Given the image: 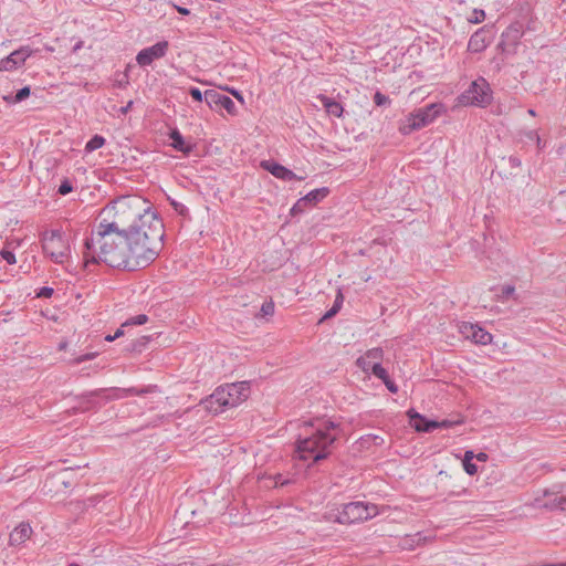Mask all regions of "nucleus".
Segmentation results:
<instances>
[{
	"mask_svg": "<svg viewBox=\"0 0 566 566\" xmlns=\"http://www.w3.org/2000/svg\"><path fill=\"white\" fill-rule=\"evenodd\" d=\"M128 232L109 230L97 226L84 243V262H104L112 268L130 271V255L128 248Z\"/></svg>",
	"mask_w": 566,
	"mask_h": 566,
	"instance_id": "nucleus-1",
	"label": "nucleus"
},
{
	"mask_svg": "<svg viewBox=\"0 0 566 566\" xmlns=\"http://www.w3.org/2000/svg\"><path fill=\"white\" fill-rule=\"evenodd\" d=\"M143 226L145 229L144 241L139 240L138 230L128 232V248L130 255V271H136L148 266L156 260L163 249V239L165 235L164 223L161 220H155L153 217H146Z\"/></svg>",
	"mask_w": 566,
	"mask_h": 566,
	"instance_id": "nucleus-2",
	"label": "nucleus"
},
{
	"mask_svg": "<svg viewBox=\"0 0 566 566\" xmlns=\"http://www.w3.org/2000/svg\"><path fill=\"white\" fill-rule=\"evenodd\" d=\"M338 436L339 423L335 421L323 420L317 426L312 424L311 433L300 437L295 443L296 458L312 463L326 459Z\"/></svg>",
	"mask_w": 566,
	"mask_h": 566,
	"instance_id": "nucleus-3",
	"label": "nucleus"
},
{
	"mask_svg": "<svg viewBox=\"0 0 566 566\" xmlns=\"http://www.w3.org/2000/svg\"><path fill=\"white\" fill-rule=\"evenodd\" d=\"M105 212L108 214L113 212L114 219L109 222L103 220L98 226L120 232H126V230L137 227L138 223H142V219L145 218L146 213H156L150 209L148 202L138 196L120 197L111 207H106L103 213Z\"/></svg>",
	"mask_w": 566,
	"mask_h": 566,
	"instance_id": "nucleus-4",
	"label": "nucleus"
},
{
	"mask_svg": "<svg viewBox=\"0 0 566 566\" xmlns=\"http://www.w3.org/2000/svg\"><path fill=\"white\" fill-rule=\"evenodd\" d=\"M250 382L239 381L219 386L208 398L202 400L205 408L214 415L241 405L250 396Z\"/></svg>",
	"mask_w": 566,
	"mask_h": 566,
	"instance_id": "nucleus-5",
	"label": "nucleus"
},
{
	"mask_svg": "<svg viewBox=\"0 0 566 566\" xmlns=\"http://www.w3.org/2000/svg\"><path fill=\"white\" fill-rule=\"evenodd\" d=\"M42 250L54 263L62 264L70 255V244L61 230H49L41 237Z\"/></svg>",
	"mask_w": 566,
	"mask_h": 566,
	"instance_id": "nucleus-6",
	"label": "nucleus"
},
{
	"mask_svg": "<svg viewBox=\"0 0 566 566\" xmlns=\"http://www.w3.org/2000/svg\"><path fill=\"white\" fill-rule=\"evenodd\" d=\"M377 505L365 502H349L342 506L336 515V522L339 524H354L370 520L378 515Z\"/></svg>",
	"mask_w": 566,
	"mask_h": 566,
	"instance_id": "nucleus-7",
	"label": "nucleus"
},
{
	"mask_svg": "<svg viewBox=\"0 0 566 566\" xmlns=\"http://www.w3.org/2000/svg\"><path fill=\"white\" fill-rule=\"evenodd\" d=\"M491 101L492 91L490 84L483 77L473 81L460 96V102L463 105L485 107Z\"/></svg>",
	"mask_w": 566,
	"mask_h": 566,
	"instance_id": "nucleus-8",
	"label": "nucleus"
},
{
	"mask_svg": "<svg viewBox=\"0 0 566 566\" xmlns=\"http://www.w3.org/2000/svg\"><path fill=\"white\" fill-rule=\"evenodd\" d=\"M439 108V105L430 104L415 111L407 117V124L401 127V132L403 134H410L413 130H418L429 125L437 118Z\"/></svg>",
	"mask_w": 566,
	"mask_h": 566,
	"instance_id": "nucleus-9",
	"label": "nucleus"
},
{
	"mask_svg": "<svg viewBox=\"0 0 566 566\" xmlns=\"http://www.w3.org/2000/svg\"><path fill=\"white\" fill-rule=\"evenodd\" d=\"M384 352L379 347L371 348L360 356L356 364L365 373H371L374 376L381 380H386L389 376L387 370L381 366Z\"/></svg>",
	"mask_w": 566,
	"mask_h": 566,
	"instance_id": "nucleus-10",
	"label": "nucleus"
},
{
	"mask_svg": "<svg viewBox=\"0 0 566 566\" xmlns=\"http://www.w3.org/2000/svg\"><path fill=\"white\" fill-rule=\"evenodd\" d=\"M155 388H156V386H148V387H145L142 389H137L135 387L125 388V389L103 388V389H97V390L91 391V392L86 394L85 396L86 397H104L107 400L108 399H122V398L135 396V395L136 396L145 395V394L151 392Z\"/></svg>",
	"mask_w": 566,
	"mask_h": 566,
	"instance_id": "nucleus-11",
	"label": "nucleus"
},
{
	"mask_svg": "<svg viewBox=\"0 0 566 566\" xmlns=\"http://www.w3.org/2000/svg\"><path fill=\"white\" fill-rule=\"evenodd\" d=\"M168 49V41H159L149 48L140 50L136 55V62L142 67L149 66L155 60L164 57Z\"/></svg>",
	"mask_w": 566,
	"mask_h": 566,
	"instance_id": "nucleus-12",
	"label": "nucleus"
},
{
	"mask_svg": "<svg viewBox=\"0 0 566 566\" xmlns=\"http://www.w3.org/2000/svg\"><path fill=\"white\" fill-rule=\"evenodd\" d=\"M33 54V50L25 45L13 51L8 56L0 60V71L10 72L21 67L28 57Z\"/></svg>",
	"mask_w": 566,
	"mask_h": 566,
	"instance_id": "nucleus-13",
	"label": "nucleus"
},
{
	"mask_svg": "<svg viewBox=\"0 0 566 566\" xmlns=\"http://www.w3.org/2000/svg\"><path fill=\"white\" fill-rule=\"evenodd\" d=\"M205 102L211 109L224 108L230 115L237 114L234 102L216 90L205 91Z\"/></svg>",
	"mask_w": 566,
	"mask_h": 566,
	"instance_id": "nucleus-14",
	"label": "nucleus"
},
{
	"mask_svg": "<svg viewBox=\"0 0 566 566\" xmlns=\"http://www.w3.org/2000/svg\"><path fill=\"white\" fill-rule=\"evenodd\" d=\"M460 333L475 344L488 345L492 342L493 336L484 328L472 323H462L459 327Z\"/></svg>",
	"mask_w": 566,
	"mask_h": 566,
	"instance_id": "nucleus-15",
	"label": "nucleus"
},
{
	"mask_svg": "<svg viewBox=\"0 0 566 566\" xmlns=\"http://www.w3.org/2000/svg\"><path fill=\"white\" fill-rule=\"evenodd\" d=\"M491 33V28L484 25L476 30L470 38L468 43V50L473 53H480L484 51L488 45L491 43L489 34Z\"/></svg>",
	"mask_w": 566,
	"mask_h": 566,
	"instance_id": "nucleus-16",
	"label": "nucleus"
},
{
	"mask_svg": "<svg viewBox=\"0 0 566 566\" xmlns=\"http://www.w3.org/2000/svg\"><path fill=\"white\" fill-rule=\"evenodd\" d=\"M538 505L548 510L566 511V488L558 492L546 491L543 500H537Z\"/></svg>",
	"mask_w": 566,
	"mask_h": 566,
	"instance_id": "nucleus-17",
	"label": "nucleus"
},
{
	"mask_svg": "<svg viewBox=\"0 0 566 566\" xmlns=\"http://www.w3.org/2000/svg\"><path fill=\"white\" fill-rule=\"evenodd\" d=\"M261 167L271 172L275 178L282 179L284 181L291 180H303L304 177L296 176L291 169L273 161V160H262Z\"/></svg>",
	"mask_w": 566,
	"mask_h": 566,
	"instance_id": "nucleus-18",
	"label": "nucleus"
},
{
	"mask_svg": "<svg viewBox=\"0 0 566 566\" xmlns=\"http://www.w3.org/2000/svg\"><path fill=\"white\" fill-rule=\"evenodd\" d=\"M407 415L410 419L411 426L418 432H431L434 429H438V421L429 420L413 409H410Z\"/></svg>",
	"mask_w": 566,
	"mask_h": 566,
	"instance_id": "nucleus-19",
	"label": "nucleus"
},
{
	"mask_svg": "<svg viewBox=\"0 0 566 566\" xmlns=\"http://www.w3.org/2000/svg\"><path fill=\"white\" fill-rule=\"evenodd\" d=\"M32 534V528L27 523L19 524L9 537L10 545H20L24 543Z\"/></svg>",
	"mask_w": 566,
	"mask_h": 566,
	"instance_id": "nucleus-20",
	"label": "nucleus"
},
{
	"mask_svg": "<svg viewBox=\"0 0 566 566\" xmlns=\"http://www.w3.org/2000/svg\"><path fill=\"white\" fill-rule=\"evenodd\" d=\"M169 137L171 139V146L176 150L184 153L186 155H189L192 151L193 145L186 143L181 133L177 128L170 132Z\"/></svg>",
	"mask_w": 566,
	"mask_h": 566,
	"instance_id": "nucleus-21",
	"label": "nucleus"
},
{
	"mask_svg": "<svg viewBox=\"0 0 566 566\" xmlns=\"http://www.w3.org/2000/svg\"><path fill=\"white\" fill-rule=\"evenodd\" d=\"M318 99L329 115L338 118L342 117L344 108L340 103L326 95H319Z\"/></svg>",
	"mask_w": 566,
	"mask_h": 566,
	"instance_id": "nucleus-22",
	"label": "nucleus"
},
{
	"mask_svg": "<svg viewBox=\"0 0 566 566\" xmlns=\"http://www.w3.org/2000/svg\"><path fill=\"white\" fill-rule=\"evenodd\" d=\"M329 193L328 188H317L310 191L307 195L303 197L306 206H315L319 201H322Z\"/></svg>",
	"mask_w": 566,
	"mask_h": 566,
	"instance_id": "nucleus-23",
	"label": "nucleus"
},
{
	"mask_svg": "<svg viewBox=\"0 0 566 566\" xmlns=\"http://www.w3.org/2000/svg\"><path fill=\"white\" fill-rule=\"evenodd\" d=\"M31 90L30 86H24L20 88L14 95H6L3 96V99L9 104H17L22 101H24L27 97L30 96Z\"/></svg>",
	"mask_w": 566,
	"mask_h": 566,
	"instance_id": "nucleus-24",
	"label": "nucleus"
},
{
	"mask_svg": "<svg viewBox=\"0 0 566 566\" xmlns=\"http://www.w3.org/2000/svg\"><path fill=\"white\" fill-rule=\"evenodd\" d=\"M473 458V451H465L463 459V468L469 475H474L478 472V467L474 463H472Z\"/></svg>",
	"mask_w": 566,
	"mask_h": 566,
	"instance_id": "nucleus-25",
	"label": "nucleus"
},
{
	"mask_svg": "<svg viewBox=\"0 0 566 566\" xmlns=\"http://www.w3.org/2000/svg\"><path fill=\"white\" fill-rule=\"evenodd\" d=\"M105 144V138L99 135L93 136L85 145V150L87 153H92L96 149H99Z\"/></svg>",
	"mask_w": 566,
	"mask_h": 566,
	"instance_id": "nucleus-26",
	"label": "nucleus"
},
{
	"mask_svg": "<svg viewBox=\"0 0 566 566\" xmlns=\"http://www.w3.org/2000/svg\"><path fill=\"white\" fill-rule=\"evenodd\" d=\"M485 19V12L482 9H474L471 15L468 18V21L473 24H478L483 22Z\"/></svg>",
	"mask_w": 566,
	"mask_h": 566,
	"instance_id": "nucleus-27",
	"label": "nucleus"
},
{
	"mask_svg": "<svg viewBox=\"0 0 566 566\" xmlns=\"http://www.w3.org/2000/svg\"><path fill=\"white\" fill-rule=\"evenodd\" d=\"M148 322V316L145 315V314H139V315H136L134 317H130L129 319H127L123 326H128V325H143L145 323Z\"/></svg>",
	"mask_w": 566,
	"mask_h": 566,
	"instance_id": "nucleus-28",
	"label": "nucleus"
},
{
	"mask_svg": "<svg viewBox=\"0 0 566 566\" xmlns=\"http://www.w3.org/2000/svg\"><path fill=\"white\" fill-rule=\"evenodd\" d=\"M145 217H149V219L153 217L155 220H160V219L158 218L157 213H146V216H145ZM145 219H146V218L142 219V222H144V221H145ZM146 228H147V226L145 227V226H143V223H138V226H137V227H133V229H130L129 231L138 230V232H140V233H139V235H138V237H139V240H140V241H144V234H143V233L145 232V229H146Z\"/></svg>",
	"mask_w": 566,
	"mask_h": 566,
	"instance_id": "nucleus-29",
	"label": "nucleus"
},
{
	"mask_svg": "<svg viewBox=\"0 0 566 566\" xmlns=\"http://www.w3.org/2000/svg\"><path fill=\"white\" fill-rule=\"evenodd\" d=\"M168 200L179 216L186 217L188 214V208L184 203L171 198H168Z\"/></svg>",
	"mask_w": 566,
	"mask_h": 566,
	"instance_id": "nucleus-30",
	"label": "nucleus"
},
{
	"mask_svg": "<svg viewBox=\"0 0 566 566\" xmlns=\"http://www.w3.org/2000/svg\"><path fill=\"white\" fill-rule=\"evenodd\" d=\"M463 421L464 420L461 417H459L454 420L444 419L442 421H438V428H443V429L452 428L454 426L462 424Z\"/></svg>",
	"mask_w": 566,
	"mask_h": 566,
	"instance_id": "nucleus-31",
	"label": "nucleus"
},
{
	"mask_svg": "<svg viewBox=\"0 0 566 566\" xmlns=\"http://www.w3.org/2000/svg\"><path fill=\"white\" fill-rule=\"evenodd\" d=\"M374 102L377 106H385L390 104V98L381 92H376L374 95Z\"/></svg>",
	"mask_w": 566,
	"mask_h": 566,
	"instance_id": "nucleus-32",
	"label": "nucleus"
},
{
	"mask_svg": "<svg viewBox=\"0 0 566 566\" xmlns=\"http://www.w3.org/2000/svg\"><path fill=\"white\" fill-rule=\"evenodd\" d=\"M524 136L528 140H534L538 147V149H542L544 146L542 145V139L536 130H527L524 133Z\"/></svg>",
	"mask_w": 566,
	"mask_h": 566,
	"instance_id": "nucleus-33",
	"label": "nucleus"
},
{
	"mask_svg": "<svg viewBox=\"0 0 566 566\" xmlns=\"http://www.w3.org/2000/svg\"><path fill=\"white\" fill-rule=\"evenodd\" d=\"M72 191H73V186L70 182V180H67V179H64L61 182V185L59 186V189H57V193L61 195V196L69 195Z\"/></svg>",
	"mask_w": 566,
	"mask_h": 566,
	"instance_id": "nucleus-34",
	"label": "nucleus"
},
{
	"mask_svg": "<svg viewBox=\"0 0 566 566\" xmlns=\"http://www.w3.org/2000/svg\"><path fill=\"white\" fill-rule=\"evenodd\" d=\"M0 255L8 264H14L17 262L14 253L10 250L3 249Z\"/></svg>",
	"mask_w": 566,
	"mask_h": 566,
	"instance_id": "nucleus-35",
	"label": "nucleus"
},
{
	"mask_svg": "<svg viewBox=\"0 0 566 566\" xmlns=\"http://www.w3.org/2000/svg\"><path fill=\"white\" fill-rule=\"evenodd\" d=\"M189 94L196 102L205 101V93H202L198 87H190Z\"/></svg>",
	"mask_w": 566,
	"mask_h": 566,
	"instance_id": "nucleus-36",
	"label": "nucleus"
},
{
	"mask_svg": "<svg viewBox=\"0 0 566 566\" xmlns=\"http://www.w3.org/2000/svg\"><path fill=\"white\" fill-rule=\"evenodd\" d=\"M306 207H307V206H306V203H305V201H304V199H303V197H302V198H301V199H298V200L296 201V203L292 207V209H291V213H292V214H295V213H298V212H303V211L305 210V208H306Z\"/></svg>",
	"mask_w": 566,
	"mask_h": 566,
	"instance_id": "nucleus-37",
	"label": "nucleus"
},
{
	"mask_svg": "<svg viewBox=\"0 0 566 566\" xmlns=\"http://www.w3.org/2000/svg\"><path fill=\"white\" fill-rule=\"evenodd\" d=\"M261 312L263 315H273L274 313V303L272 301L264 302L261 306Z\"/></svg>",
	"mask_w": 566,
	"mask_h": 566,
	"instance_id": "nucleus-38",
	"label": "nucleus"
},
{
	"mask_svg": "<svg viewBox=\"0 0 566 566\" xmlns=\"http://www.w3.org/2000/svg\"><path fill=\"white\" fill-rule=\"evenodd\" d=\"M514 292H515V287L513 285L507 284V285L502 286L501 296L503 298H507V297L512 296L514 294Z\"/></svg>",
	"mask_w": 566,
	"mask_h": 566,
	"instance_id": "nucleus-39",
	"label": "nucleus"
},
{
	"mask_svg": "<svg viewBox=\"0 0 566 566\" xmlns=\"http://www.w3.org/2000/svg\"><path fill=\"white\" fill-rule=\"evenodd\" d=\"M382 382L390 392L396 394L398 391V386L390 379L389 376L386 378V380H382Z\"/></svg>",
	"mask_w": 566,
	"mask_h": 566,
	"instance_id": "nucleus-40",
	"label": "nucleus"
},
{
	"mask_svg": "<svg viewBox=\"0 0 566 566\" xmlns=\"http://www.w3.org/2000/svg\"><path fill=\"white\" fill-rule=\"evenodd\" d=\"M339 310V305H338V302L337 300L335 301V304L332 306V308L329 311L326 312V314L323 316L322 319H326V318H329L332 316H334Z\"/></svg>",
	"mask_w": 566,
	"mask_h": 566,
	"instance_id": "nucleus-41",
	"label": "nucleus"
},
{
	"mask_svg": "<svg viewBox=\"0 0 566 566\" xmlns=\"http://www.w3.org/2000/svg\"><path fill=\"white\" fill-rule=\"evenodd\" d=\"M53 294V289L44 286L42 287L39 293L36 294L39 297H51Z\"/></svg>",
	"mask_w": 566,
	"mask_h": 566,
	"instance_id": "nucleus-42",
	"label": "nucleus"
},
{
	"mask_svg": "<svg viewBox=\"0 0 566 566\" xmlns=\"http://www.w3.org/2000/svg\"><path fill=\"white\" fill-rule=\"evenodd\" d=\"M95 356H96V353L85 354V355H82V356L77 357L75 359V361L77 364H80V363H83V361H86V360H91V359L95 358Z\"/></svg>",
	"mask_w": 566,
	"mask_h": 566,
	"instance_id": "nucleus-43",
	"label": "nucleus"
},
{
	"mask_svg": "<svg viewBox=\"0 0 566 566\" xmlns=\"http://www.w3.org/2000/svg\"><path fill=\"white\" fill-rule=\"evenodd\" d=\"M242 105L244 104L243 95L235 88H227Z\"/></svg>",
	"mask_w": 566,
	"mask_h": 566,
	"instance_id": "nucleus-44",
	"label": "nucleus"
},
{
	"mask_svg": "<svg viewBox=\"0 0 566 566\" xmlns=\"http://www.w3.org/2000/svg\"><path fill=\"white\" fill-rule=\"evenodd\" d=\"M133 106V101H129L125 106L119 109L122 115H126Z\"/></svg>",
	"mask_w": 566,
	"mask_h": 566,
	"instance_id": "nucleus-45",
	"label": "nucleus"
},
{
	"mask_svg": "<svg viewBox=\"0 0 566 566\" xmlns=\"http://www.w3.org/2000/svg\"><path fill=\"white\" fill-rule=\"evenodd\" d=\"M175 8L182 15H189L190 14V10L185 8V7L175 6Z\"/></svg>",
	"mask_w": 566,
	"mask_h": 566,
	"instance_id": "nucleus-46",
	"label": "nucleus"
},
{
	"mask_svg": "<svg viewBox=\"0 0 566 566\" xmlns=\"http://www.w3.org/2000/svg\"><path fill=\"white\" fill-rule=\"evenodd\" d=\"M510 164L512 167H520L521 160L516 157H510Z\"/></svg>",
	"mask_w": 566,
	"mask_h": 566,
	"instance_id": "nucleus-47",
	"label": "nucleus"
},
{
	"mask_svg": "<svg viewBox=\"0 0 566 566\" xmlns=\"http://www.w3.org/2000/svg\"><path fill=\"white\" fill-rule=\"evenodd\" d=\"M275 483H276V485H285V484L287 483V481H286V480H283V479H282V475H277V476L275 478Z\"/></svg>",
	"mask_w": 566,
	"mask_h": 566,
	"instance_id": "nucleus-48",
	"label": "nucleus"
},
{
	"mask_svg": "<svg viewBox=\"0 0 566 566\" xmlns=\"http://www.w3.org/2000/svg\"><path fill=\"white\" fill-rule=\"evenodd\" d=\"M124 327H125V326H123V325H122V326H120V327L115 332L114 337L119 338L120 336H123V335H124V329H123Z\"/></svg>",
	"mask_w": 566,
	"mask_h": 566,
	"instance_id": "nucleus-49",
	"label": "nucleus"
},
{
	"mask_svg": "<svg viewBox=\"0 0 566 566\" xmlns=\"http://www.w3.org/2000/svg\"><path fill=\"white\" fill-rule=\"evenodd\" d=\"M476 459H478L479 461H486V459H488V454H486V453H484V452H480V453L476 455Z\"/></svg>",
	"mask_w": 566,
	"mask_h": 566,
	"instance_id": "nucleus-50",
	"label": "nucleus"
},
{
	"mask_svg": "<svg viewBox=\"0 0 566 566\" xmlns=\"http://www.w3.org/2000/svg\"><path fill=\"white\" fill-rule=\"evenodd\" d=\"M83 46V41H78L74 46H73V52H77Z\"/></svg>",
	"mask_w": 566,
	"mask_h": 566,
	"instance_id": "nucleus-51",
	"label": "nucleus"
},
{
	"mask_svg": "<svg viewBox=\"0 0 566 566\" xmlns=\"http://www.w3.org/2000/svg\"><path fill=\"white\" fill-rule=\"evenodd\" d=\"M115 339H117V338H116V337H114V335H106V336H105V340H106V342H113V340H115Z\"/></svg>",
	"mask_w": 566,
	"mask_h": 566,
	"instance_id": "nucleus-52",
	"label": "nucleus"
},
{
	"mask_svg": "<svg viewBox=\"0 0 566 566\" xmlns=\"http://www.w3.org/2000/svg\"><path fill=\"white\" fill-rule=\"evenodd\" d=\"M527 113H528L531 116H535V115H536V113H535V111H534L533 108H530Z\"/></svg>",
	"mask_w": 566,
	"mask_h": 566,
	"instance_id": "nucleus-53",
	"label": "nucleus"
},
{
	"mask_svg": "<svg viewBox=\"0 0 566 566\" xmlns=\"http://www.w3.org/2000/svg\"><path fill=\"white\" fill-rule=\"evenodd\" d=\"M560 200H566V196L565 195H560Z\"/></svg>",
	"mask_w": 566,
	"mask_h": 566,
	"instance_id": "nucleus-54",
	"label": "nucleus"
},
{
	"mask_svg": "<svg viewBox=\"0 0 566 566\" xmlns=\"http://www.w3.org/2000/svg\"><path fill=\"white\" fill-rule=\"evenodd\" d=\"M70 566H80V565H77V564H71Z\"/></svg>",
	"mask_w": 566,
	"mask_h": 566,
	"instance_id": "nucleus-55",
	"label": "nucleus"
}]
</instances>
